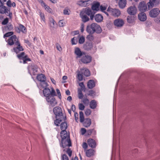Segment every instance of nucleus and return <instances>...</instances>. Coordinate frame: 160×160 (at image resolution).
<instances>
[{"mask_svg": "<svg viewBox=\"0 0 160 160\" xmlns=\"http://www.w3.org/2000/svg\"><path fill=\"white\" fill-rule=\"evenodd\" d=\"M60 136L62 139L60 144L61 147L64 148L72 146L69 134L68 133L66 130L62 131L60 133Z\"/></svg>", "mask_w": 160, "mask_h": 160, "instance_id": "obj_1", "label": "nucleus"}, {"mask_svg": "<svg viewBox=\"0 0 160 160\" xmlns=\"http://www.w3.org/2000/svg\"><path fill=\"white\" fill-rule=\"evenodd\" d=\"M86 31L90 34H93L95 32L99 33L101 32L102 29L99 25L93 23L87 26Z\"/></svg>", "mask_w": 160, "mask_h": 160, "instance_id": "obj_2", "label": "nucleus"}, {"mask_svg": "<svg viewBox=\"0 0 160 160\" xmlns=\"http://www.w3.org/2000/svg\"><path fill=\"white\" fill-rule=\"evenodd\" d=\"M18 58L20 60V63H23V64H25L27 63L28 62L30 61L31 59L28 58V55L23 52L17 55Z\"/></svg>", "mask_w": 160, "mask_h": 160, "instance_id": "obj_3", "label": "nucleus"}, {"mask_svg": "<svg viewBox=\"0 0 160 160\" xmlns=\"http://www.w3.org/2000/svg\"><path fill=\"white\" fill-rule=\"evenodd\" d=\"M0 13L5 14L7 16H9L11 19L12 18V14L10 11V9L8 8L2 4L0 5Z\"/></svg>", "mask_w": 160, "mask_h": 160, "instance_id": "obj_4", "label": "nucleus"}, {"mask_svg": "<svg viewBox=\"0 0 160 160\" xmlns=\"http://www.w3.org/2000/svg\"><path fill=\"white\" fill-rule=\"evenodd\" d=\"M46 99L50 108L54 107L57 104L55 98L52 95L47 97L46 98Z\"/></svg>", "mask_w": 160, "mask_h": 160, "instance_id": "obj_5", "label": "nucleus"}, {"mask_svg": "<svg viewBox=\"0 0 160 160\" xmlns=\"http://www.w3.org/2000/svg\"><path fill=\"white\" fill-rule=\"evenodd\" d=\"M53 112L56 115V118H58V117L61 118H64L62 109L60 107H56L54 108L53 109Z\"/></svg>", "mask_w": 160, "mask_h": 160, "instance_id": "obj_6", "label": "nucleus"}, {"mask_svg": "<svg viewBox=\"0 0 160 160\" xmlns=\"http://www.w3.org/2000/svg\"><path fill=\"white\" fill-rule=\"evenodd\" d=\"M107 11L110 14L114 17H118L121 14L120 11L118 9H114L109 7Z\"/></svg>", "mask_w": 160, "mask_h": 160, "instance_id": "obj_7", "label": "nucleus"}, {"mask_svg": "<svg viewBox=\"0 0 160 160\" xmlns=\"http://www.w3.org/2000/svg\"><path fill=\"white\" fill-rule=\"evenodd\" d=\"M8 45L10 46L14 44V45L16 44L17 42H18V40L17 38V37L15 35H12L7 40Z\"/></svg>", "mask_w": 160, "mask_h": 160, "instance_id": "obj_8", "label": "nucleus"}, {"mask_svg": "<svg viewBox=\"0 0 160 160\" xmlns=\"http://www.w3.org/2000/svg\"><path fill=\"white\" fill-rule=\"evenodd\" d=\"M92 58L91 57L88 55H86L84 53V55L81 58V59L79 60V62L81 61L82 63L85 64L90 63L92 61Z\"/></svg>", "mask_w": 160, "mask_h": 160, "instance_id": "obj_9", "label": "nucleus"}, {"mask_svg": "<svg viewBox=\"0 0 160 160\" xmlns=\"http://www.w3.org/2000/svg\"><path fill=\"white\" fill-rule=\"evenodd\" d=\"M74 52L76 56V59L78 61L85 53L84 52H82L78 48H75Z\"/></svg>", "mask_w": 160, "mask_h": 160, "instance_id": "obj_10", "label": "nucleus"}, {"mask_svg": "<svg viewBox=\"0 0 160 160\" xmlns=\"http://www.w3.org/2000/svg\"><path fill=\"white\" fill-rule=\"evenodd\" d=\"M160 12V11L158 8H156L151 10L149 12V15L152 18H155L158 16Z\"/></svg>", "mask_w": 160, "mask_h": 160, "instance_id": "obj_11", "label": "nucleus"}, {"mask_svg": "<svg viewBox=\"0 0 160 160\" xmlns=\"http://www.w3.org/2000/svg\"><path fill=\"white\" fill-rule=\"evenodd\" d=\"M15 47L13 48V51L16 53L18 54L20 52L24 50V48L22 47L21 45L20 42H17L16 44L14 45Z\"/></svg>", "mask_w": 160, "mask_h": 160, "instance_id": "obj_12", "label": "nucleus"}, {"mask_svg": "<svg viewBox=\"0 0 160 160\" xmlns=\"http://www.w3.org/2000/svg\"><path fill=\"white\" fill-rule=\"evenodd\" d=\"M28 71L32 72V73L34 75H35L38 72V67L34 64L29 65L28 67Z\"/></svg>", "mask_w": 160, "mask_h": 160, "instance_id": "obj_13", "label": "nucleus"}, {"mask_svg": "<svg viewBox=\"0 0 160 160\" xmlns=\"http://www.w3.org/2000/svg\"><path fill=\"white\" fill-rule=\"evenodd\" d=\"M16 32L18 33L22 32L23 33L25 34L27 32L26 28L21 24L19 25L18 27L16 28Z\"/></svg>", "mask_w": 160, "mask_h": 160, "instance_id": "obj_14", "label": "nucleus"}, {"mask_svg": "<svg viewBox=\"0 0 160 160\" xmlns=\"http://www.w3.org/2000/svg\"><path fill=\"white\" fill-rule=\"evenodd\" d=\"M138 8L140 11L144 12L147 9V5L144 1L141 2L139 4Z\"/></svg>", "mask_w": 160, "mask_h": 160, "instance_id": "obj_15", "label": "nucleus"}, {"mask_svg": "<svg viewBox=\"0 0 160 160\" xmlns=\"http://www.w3.org/2000/svg\"><path fill=\"white\" fill-rule=\"evenodd\" d=\"M127 12L130 15H134L137 12V9L135 7L131 6L128 8Z\"/></svg>", "mask_w": 160, "mask_h": 160, "instance_id": "obj_16", "label": "nucleus"}, {"mask_svg": "<svg viewBox=\"0 0 160 160\" xmlns=\"http://www.w3.org/2000/svg\"><path fill=\"white\" fill-rule=\"evenodd\" d=\"M91 1V0L85 1L80 0L78 2V4L80 6L86 7L89 5L90 4L89 2Z\"/></svg>", "mask_w": 160, "mask_h": 160, "instance_id": "obj_17", "label": "nucleus"}, {"mask_svg": "<svg viewBox=\"0 0 160 160\" xmlns=\"http://www.w3.org/2000/svg\"><path fill=\"white\" fill-rule=\"evenodd\" d=\"M114 25L117 27H121L123 25L124 22L122 19L118 18L114 21Z\"/></svg>", "mask_w": 160, "mask_h": 160, "instance_id": "obj_18", "label": "nucleus"}, {"mask_svg": "<svg viewBox=\"0 0 160 160\" xmlns=\"http://www.w3.org/2000/svg\"><path fill=\"white\" fill-rule=\"evenodd\" d=\"M159 3V2L157 0H149L148 4L149 8H152L153 7L156 6Z\"/></svg>", "mask_w": 160, "mask_h": 160, "instance_id": "obj_19", "label": "nucleus"}, {"mask_svg": "<svg viewBox=\"0 0 160 160\" xmlns=\"http://www.w3.org/2000/svg\"><path fill=\"white\" fill-rule=\"evenodd\" d=\"M80 15L83 22H85L89 21V18L87 16V15L83 12V11H81L80 12Z\"/></svg>", "mask_w": 160, "mask_h": 160, "instance_id": "obj_20", "label": "nucleus"}, {"mask_svg": "<svg viewBox=\"0 0 160 160\" xmlns=\"http://www.w3.org/2000/svg\"><path fill=\"white\" fill-rule=\"evenodd\" d=\"M41 5L42 7H43L49 13H52V10L49 6L47 5L43 1H42L41 2Z\"/></svg>", "mask_w": 160, "mask_h": 160, "instance_id": "obj_21", "label": "nucleus"}, {"mask_svg": "<svg viewBox=\"0 0 160 160\" xmlns=\"http://www.w3.org/2000/svg\"><path fill=\"white\" fill-rule=\"evenodd\" d=\"M139 19L142 21H144L147 19V16L146 14L143 12L140 13L138 15Z\"/></svg>", "mask_w": 160, "mask_h": 160, "instance_id": "obj_22", "label": "nucleus"}, {"mask_svg": "<svg viewBox=\"0 0 160 160\" xmlns=\"http://www.w3.org/2000/svg\"><path fill=\"white\" fill-rule=\"evenodd\" d=\"M82 73L86 77L89 76L90 73L89 70L86 68H83L81 69Z\"/></svg>", "mask_w": 160, "mask_h": 160, "instance_id": "obj_23", "label": "nucleus"}, {"mask_svg": "<svg viewBox=\"0 0 160 160\" xmlns=\"http://www.w3.org/2000/svg\"><path fill=\"white\" fill-rule=\"evenodd\" d=\"M88 145L92 148H94L96 146V143L94 140L92 139H89L88 140Z\"/></svg>", "mask_w": 160, "mask_h": 160, "instance_id": "obj_24", "label": "nucleus"}, {"mask_svg": "<svg viewBox=\"0 0 160 160\" xmlns=\"http://www.w3.org/2000/svg\"><path fill=\"white\" fill-rule=\"evenodd\" d=\"M13 29V27L12 24L9 23L7 26H4L3 28V32L6 31H11Z\"/></svg>", "mask_w": 160, "mask_h": 160, "instance_id": "obj_25", "label": "nucleus"}, {"mask_svg": "<svg viewBox=\"0 0 160 160\" xmlns=\"http://www.w3.org/2000/svg\"><path fill=\"white\" fill-rule=\"evenodd\" d=\"M94 150L92 149H90L86 151V154L87 156L90 157L94 155Z\"/></svg>", "mask_w": 160, "mask_h": 160, "instance_id": "obj_26", "label": "nucleus"}, {"mask_svg": "<svg viewBox=\"0 0 160 160\" xmlns=\"http://www.w3.org/2000/svg\"><path fill=\"white\" fill-rule=\"evenodd\" d=\"M93 47L91 42H87L84 45V48L86 50H89L92 48Z\"/></svg>", "mask_w": 160, "mask_h": 160, "instance_id": "obj_27", "label": "nucleus"}, {"mask_svg": "<svg viewBox=\"0 0 160 160\" xmlns=\"http://www.w3.org/2000/svg\"><path fill=\"white\" fill-rule=\"evenodd\" d=\"M94 18L96 22H99L102 20L103 17L100 14H97L95 16Z\"/></svg>", "mask_w": 160, "mask_h": 160, "instance_id": "obj_28", "label": "nucleus"}, {"mask_svg": "<svg viewBox=\"0 0 160 160\" xmlns=\"http://www.w3.org/2000/svg\"><path fill=\"white\" fill-rule=\"evenodd\" d=\"M44 96L47 98L50 95V90L48 88H45L43 91Z\"/></svg>", "mask_w": 160, "mask_h": 160, "instance_id": "obj_29", "label": "nucleus"}, {"mask_svg": "<svg viewBox=\"0 0 160 160\" xmlns=\"http://www.w3.org/2000/svg\"><path fill=\"white\" fill-rule=\"evenodd\" d=\"M95 84L93 80H91L89 81L87 84L88 87L90 89H92L95 86Z\"/></svg>", "mask_w": 160, "mask_h": 160, "instance_id": "obj_30", "label": "nucleus"}, {"mask_svg": "<svg viewBox=\"0 0 160 160\" xmlns=\"http://www.w3.org/2000/svg\"><path fill=\"white\" fill-rule=\"evenodd\" d=\"M126 4V0H119L118 3V5L119 7L121 8H124Z\"/></svg>", "mask_w": 160, "mask_h": 160, "instance_id": "obj_31", "label": "nucleus"}, {"mask_svg": "<svg viewBox=\"0 0 160 160\" xmlns=\"http://www.w3.org/2000/svg\"><path fill=\"white\" fill-rule=\"evenodd\" d=\"M37 79L39 81H46V77L44 74H40L37 76Z\"/></svg>", "mask_w": 160, "mask_h": 160, "instance_id": "obj_32", "label": "nucleus"}, {"mask_svg": "<svg viewBox=\"0 0 160 160\" xmlns=\"http://www.w3.org/2000/svg\"><path fill=\"white\" fill-rule=\"evenodd\" d=\"M100 3L98 2L94 4L92 6V8L93 10L98 11L99 10Z\"/></svg>", "mask_w": 160, "mask_h": 160, "instance_id": "obj_33", "label": "nucleus"}, {"mask_svg": "<svg viewBox=\"0 0 160 160\" xmlns=\"http://www.w3.org/2000/svg\"><path fill=\"white\" fill-rule=\"evenodd\" d=\"M91 123V120L89 118H87L83 123V125L85 127H89Z\"/></svg>", "mask_w": 160, "mask_h": 160, "instance_id": "obj_34", "label": "nucleus"}, {"mask_svg": "<svg viewBox=\"0 0 160 160\" xmlns=\"http://www.w3.org/2000/svg\"><path fill=\"white\" fill-rule=\"evenodd\" d=\"M97 106V102L95 100H92L90 102V107L91 108L94 109L96 108Z\"/></svg>", "mask_w": 160, "mask_h": 160, "instance_id": "obj_35", "label": "nucleus"}, {"mask_svg": "<svg viewBox=\"0 0 160 160\" xmlns=\"http://www.w3.org/2000/svg\"><path fill=\"white\" fill-rule=\"evenodd\" d=\"M63 13L64 15H69L71 13L70 9L68 7H66L63 10Z\"/></svg>", "mask_w": 160, "mask_h": 160, "instance_id": "obj_36", "label": "nucleus"}, {"mask_svg": "<svg viewBox=\"0 0 160 160\" xmlns=\"http://www.w3.org/2000/svg\"><path fill=\"white\" fill-rule=\"evenodd\" d=\"M56 120L54 121V124L56 126H59V124L60 123L62 120L64 119V118H61L58 117V118H56Z\"/></svg>", "mask_w": 160, "mask_h": 160, "instance_id": "obj_37", "label": "nucleus"}, {"mask_svg": "<svg viewBox=\"0 0 160 160\" xmlns=\"http://www.w3.org/2000/svg\"><path fill=\"white\" fill-rule=\"evenodd\" d=\"M68 127L67 123L66 122L62 123L60 125V128L61 130H66Z\"/></svg>", "mask_w": 160, "mask_h": 160, "instance_id": "obj_38", "label": "nucleus"}, {"mask_svg": "<svg viewBox=\"0 0 160 160\" xmlns=\"http://www.w3.org/2000/svg\"><path fill=\"white\" fill-rule=\"evenodd\" d=\"M83 11L88 16L91 15L93 13L90 8H86L85 10Z\"/></svg>", "mask_w": 160, "mask_h": 160, "instance_id": "obj_39", "label": "nucleus"}, {"mask_svg": "<svg viewBox=\"0 0 160 160\" xmlns=\"http://www.w3.org/2000/svg\"><path fill=\"white\" fill-rule=\"evenodd\" d=\"M127 21L130 23H132L134 21V18L133 17L128 16L127 18Z\"/></svg>", "mask_w": 160, "mask_h": 160, "instance_id": "obj_40", "label": "nucleus"}, {"mask_svg": "<svg viewBox=\"0 0 160 160\" xmlns=\"http://www.w3.org/2000/svg\"><path fill=\"white\" fill-rule=\"evenodd\" d=\"M82 102L85 104H88L89 103V101L88 99L86 96L84 97V98L82 99Z\"/></svg>", "mask_w": 160, "mask_h": 160, "instance_id": "obj_41", "label": "nucleus"}, {"mask_svg": "<svg viewBox=\"0 0 160 160\" xmlns=\"http://www.w3.org/2000/svg\"><path fill=\"white\" fill-rule=\"evenodd\" d=\"M80 116V120L81 122H84V117L83 113L82 111L79 112Z\"/></svg>", "mask_w": 160, "mask_h": 160, "instance_id": "obj_42", "label": "nucleus"}, {"mask_svg": "<svg viewBox=\"0 0 160 160\" xmlns=\"http://www.w3.org/2000/svg\"><path fill=\"white\" fill-rule=\"evenodd\" d=\"M78 37H74L71 39V42L72 45L76 44L78 42Z\"/></svg>", "mask_w": 160, "mask_h": 160, "instance_id": "obj_43", "label": "nucleus"}, {"mask_svg": "<svg viewBox=\"0 0 160 160\" xmlns=\"http://www.w3.org/2000/svg\"><path fill=\"white\" fill-rule=\"evenodd\" d=\"M56 23L54 20L53 19H51L49 21V25L51 28H54Z\"/></svg>", "mask_w": 160, "mask_h": 160, "instance_id": "obj_44", "label": "nucleus"}, {"mask_svg": "<svg viewBox=\"0 0 160 160\" xmlns=\"http://www.w3.org/2000/svg\"><path fill=\"white\" fill-rule=\"evenodd\" d=\"M40 84L42 88H47L46 87L48 86V84L45 82V81H41Z\"/></svg>", "mask_w": 160, "mask_h": 160, "instance_id": "obj_45", "label": "nucleus"}, {"mask_svg": "<svg viewBox=\"0 0 160 160\" xmlns=\"http://www.w3.org/2000/svg\"><path fill=\"white\" fill-rule=\"evenodd\" d=\"M85 38L83 36L80 37L79 39L78 42L80 44H83L85 42Z\"/></svg>", "mask_w": 160, "mask_h": 160, "instance_id": "obj_46", "label": "nucleus"}, {"mask_svg": "<svg viewBox=\"0 0 160 160\" xmlns=\"http://www.w3.org/2000/svg\"><path fill=\"white\" fill-rule=\"evenodd\" d=\"M13 34V32H8L4 34L3 36V38H5V37H9Z\"/></svg>", "mask_w": 160, "mask_h": 160, "instance_id": "obj_47", "label": "nucleus"}, {"mask_svg": "<svg viewBox=\"0 0 160 160\" xmlns=\"http://www.w3.org/2000/svg\"><path fill=\"white\" fill-rule=\"evenodd\" d=\"M78 98L79 99H82V98L83 95L81 90H78Z\"/></svg>", "mask_w": 160, "mask_h": 160, "instance_id": "obj_48", "label": "nucleus"}, {"mask_svg": "<svg viewBox=\"0 0 160 160\" xmlns=\"http://www.w3.org/2000/svg\"><path fill=\"white\" fill-rule=\"evenodd\" d=\"M58 24L60 27H63L65 25V23L63 20H62L59 21Z\"/></svg>", "mask_w": 160, "mask_h": 160, "instance_id": "obj_49", "label": "nucleus"}, {"mask_svg": "<svg viewBox=\"0 0 160 160\" xmlns=\"http://www.w3.org/2000/svg\"><path fill=\"white\" fill-rule=\"evenodd\" d=\"M77 78L80 81H82L83 79L82 75L80 73V72H79V73L78 74Z\"/></svg>", "mask_w": 160, "mask_h": 160, "instance_id": "obj_50", "label": "nucleus"}, {"mask_svg": "<svg viewBox=\"0 0 160 160\" xmlns=\"http://www.w3.org/2000/svg\"><path fill=\"white\" fill-rule=\"evenodd\" d=\"M91 113V110L89 109H87L85 111V113L86 116H89Z\"/></svg>", "mask_w": 160, "mask_h": 160, "instance_id": "obj_51", "label": "nucleus"}, {"mask_svg": "<svg viewBox=\"0 0 160 160\" xmlns=\"http://www.w3.org/2000/svg\"><path fill=\"white\" fill-rule=\"evenodd\" d=\"M78 108L79 110H83L84 109L85 106L82 103H79L78 105Z\"/></svg>", "mask_w": 160, "mask_h": 160, "instance_id": "obj_52", "label": "nucleus"}, {"mask_svg": "<svg viewBox=\"0 0 160 160\" xmlns=\"http://www.w3.org/2000/svg\"><path fill=\"white\" fill-rule=\"evenodd\" d=\"M8 22V18H6L2 21V24L3 25L7 24Z\"/></svg>", "mask_w": 160, "mask_h": 160, "instance_id": "obj_53", "label": "nucleus"}, {"mask_svg": "<svg viewBox=\"0 0 160 160\" xmlns=\"http://www.w3.org/2000/svg\"><path fill=\"white\" fill-rule=\"evenodd\" d=\"M68 148V147H67ZM68 147V148H69ZM66 152L68 154L69 157H71L72 154V151L68 148L66 151Z\"/></svg>", "mask_w": 160, "mask_h": 160, "instance_id": "obj_54", "label": "nucleus"}, {"mask_svg": "<svg viewBox=\"0 0 160 160\" xmlns=\"http://www.w3.org/2000/svg\"><path fill=\"white\" fill-rule=\"evenodd\" d=\"M62 160H69L68 157L65 154H63L62 155Z\"/></svg>", "mask_w": 160, "mask_h": 160, "instance_id": "obj_55", "label": "nucleus"}, {"mask_svg": "<svg viewBox=\"0 0 160 160\" xmlns=\"http://www.w3.org/2000/svg\"><path fill=\"white\" fill-rule=\"evenodd\" d=\"M40 16L41 19L44 21H45V18L44 14V13H42L41 12H40Z\"/></svg>", "mask_w": 160, "mask_h": 160, "instance_id": "obj_56", "label": "nucleus"}, {"mask_svg": "<svg viewBox=\"0 0 160 160\" xmlns=\"http://www.w3.org/2000/svg\"><path fill=\"white\" fill-rule=\"evenodd\" d=\"M50 95H52L53 97L54 96H56L55 91L54 89L53 88H52L51 91H50Z\"/></svg>", "mask_w": 160, "mask_h": 160, "instance_id": "obj_57", "label": "nucleus"}, {"mask_svg": "<svg viewBox=\"0 0 160 160\" xmlns=\"http://www.w3.org/2000/svg\"><path fill=\"white\" fill-rule=\"evenodd\" d=\"M56 91L58 94L59 98L61 99L62 98V96L60 90H59V89H56Z\"/></svg>", "mask_w": 160, "mask_h": 160, "instance_id": "obj_58", "label": "nucleus"}, {"mask_svg": "<svg viewBox=\"0 0 160 160\" xmlns=\"http://www.w3.org/2000/svg\"><path fill=\"white\" fill-rule=\"evenodd\" d=\"M95 92L93 90H90L89 91L88 95L90 96H93L95 95Z\"/></svg>", "mask_w": 160, "mask_h": 160, "instance_id": "obj_59", "label": "nucleus"}, {"mask_svg": "<svg viewBox=\"0 0 160 160\" xmlns=\"http://www.w3.org/2000/svg\"><path fill=\"white\" fill-rule=\"evenodd\" d=\"M56 47L58 50L59 51H61L62 50V48L60 45L59 44H57Z\"/></svg>", "mask_w": 160, "mask_h": 160, "instance_id": "obj_60", "label": "nucleus"}, {"mask_svg": "<svg viewBox=\"0 0 160 160\" xmlns=\"http://www.w3.org/2000/svg\"><path fill=\"white\" fill-rule=\"evenodd\" d=\"M82 147L84 149L86 150L88 148L87 144L85 142H83L82 144Z\"/></svg>", "mask_w": 160, "mask_h": 160, "instance_id": "obj_61", "label": "nucleus"}, {"mask_svg": "<svg viewBox=\"0 0 160 160\" xmlns=\"http://www.w3.org/2000/svg\"><path fill=\"white\" fill-rule=\"evenodd\" d=\"M100 8L101 11L102 12H104V11L105 10L107 9L106 7L103 6L102 5L100 6Z\"/></svg>", "mask_w": 160, "mask_h": 160, "instance_id": "obj_62", "label": "nucleus"}, {"mask_svg": "<svg viewBox=\"0 0 160 160\" xmlns=\"http://www.w3.org/2000/svg\"><path fill=\"white\" fill-rule=\"evenodd\" d=\"M12 2L10 0H9L7 2V5L9 7H12Z\"/></svg>", "mask_w": 160, "mask_h": 160, "instance_id": "obj_63", "label": "nucleus"}, {"mask_svg": "<svg viewBox=\"0 0 160 160\" xmlns=\"http://www.w3.org/2000/svg\"><path fill=\"white\" fill-rule=\"evenodd\" d=\"M79 86L81 87L82 89H84L85 88L84 85V84L83 82H81L79 83Z\"/></svg>", "mask_w": 160, "mask_h": 160, "instance_id": "obj_64", "label": "nucleus"}]
</instances>
